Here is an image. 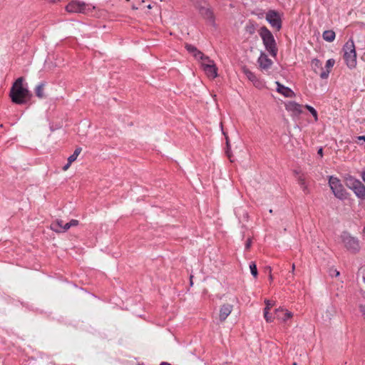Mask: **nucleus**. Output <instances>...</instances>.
<instances>
[{
  "instance_id": "1",
  "label": "nucleus",
  "mask_w": 365,
  "mask_h": 365,
  "mask_svg": "<svg viewBox=\"0 0 365 365\" xmlns=\"http://www.w3.org/2000/svg\"><path fill=\"white\" fill-rule=\"evenodd\" d=\"M24 77L18 78L10 89L9 96L14 103L18 105L26 104L32 98V93L26 87L24 86Z\"/></svg>"
},
{
  "instance_id": "2",
  "label": "nucleus",
  "mask_w": 365,
  "mask_h": 365,
  "mask_svg": "<svg viewBox=\"0 0 365 365\" xmlns=\"http://www.w3.org/2000/svg\"><path fill=\"white\" fill-rule=\"evenodd\" d=\"M259 34L266 50L272 56L275 57L277 54L278 49L273 34L266 26H262L260 28Z\"/></svg>"
},
{
  "instance_id": "3",
  "label": "nucleus",
  "mask_w": 365,
  "mask_h": 365,
  "mask_svg": "<svg viewBox=\"0 0 365 365\" xmlns=\"http://www.w3.org/2000/svg\"><path fill=\"white\" fill-rule=\"evenodd\" d=\"M195 7L205 20L211 25H215V16L212 7L207 2L202 0H197L195 3Z\"/></svg>"
},
{
  "instance_id": "4",
  "label": "nucleus",
  "mask_w": 365,
  "mask_h": 365,
  "mask_svg": "<svg viewBox=\"0 0 365 365\" xmlns=\"http://www.w3.org/2000/svg\"><path fill=\"white\" fill-rule=\"evenodd\" d=\"M344 58L347 66L350 68H354L356 65V53L354 41L349 39L344 46Z\"/></svg>"
},
{
  "instance_id": "5",
  "label": "nucleus",
  "mask_w": 365,
  "mask_h": 365,
  "mask_svg": "<svg viewBox=\"0 0 365 365\" xmlns=\"http://www.w3.org/2000/svg\"><path fill=\"white\" fill-rule=\"evenodd\" d=\"M341 240L344 245L345 248L352 254L358 253L361 247L359 241L356 237H354L350 235L347 231H344L341 234Z\"/></svg>"
},
{
  "instance_id": "6",
  "label": "nucleus",
  "mask_w": 365,
  "mask_h": 365,
  "mask_svg": "<svg viewBox=\"0 0 365 365\" xmlns=\"http://www.w3.org/2000/svg\"><path fill=\"white\" fill-rule=\"evenodd\" d=\"M329 184L335 197L340 200L347 197L346 190L338 178L331 176L329 180Z\"/></svg>"
},
{
  "instance_id": "7",
  "label": "nucleus",
  "mask_w": 365,
  "mask_h": 365,
  "mask_svg": "<svg viewBox=\"0 0 365 365\" xmlns=\"http://www.w3.org/2000/svg\"><path fill=\"white\" fill-rule=\"evenodd\" d=\"M346 185L359 198L365 199V185L361 181L351 178L346 180Z\"/></svg>"
},
{
  "instance_id": "8",
  "label": "nucleus",
  "mask_w": 365,
  "mask_h": 365,
  "mask_svg": "<svg viewBox=\"0 0 365 365\" xmlns=\"http://www.w3.org/2000/svg\"><path fill=\"white\" fill-rule=\"evenodd\" d=\"M203 61L205 62L202 63V67L207 76L212 79L216 78L217 76V68L214 61L211 60L208 56Z\"/></svg>"
},
{
  "instance_id": "9",
  "label": "nucleus",
  "mask_w": 365,
  "mask_h": 365,
  "mask_svg": "<svg viewBox=\"0 0 365 365\" xmlns=\"http://www.w3.org/2000/svg\"><path fill=\"white\" fill-rule=\"evenodd\" d=\"M266 20L277 31L282 29V19L279 14L275 10H269L266 14Z\"/></svg>"
},
{
  "instance_id": "10",
  "label": "nucleus",
  "mask_w": 365,
  "mask_h": 365,
  "mask_svg": "<svg viewBox=\"0 0 365 365\" xmlns=\"http://www.w3.org/2000/svg\"><path fill=\"white\" fill-rule=\"evenodd\" d=\"M66 9L70 13H83L86 9V4L78 1H72L66 6Z\"/></svg>"
},
{
  "instance_id": "11",
  "label": "nucleus",
  "mask_w": 365,
  "mask_h": 365,
  "mask_svg": "<svg viewBox=\"0 0 365 365\" xmlns=\"http://www.w3.org/2000/svg\"><path fill=\"white\" fill-rule=\"evenodd\" d=\"M185 48L186 50L192 54L196 59L204 60L207 56H205L202 52L199 51L197 47L193 45L185 43Z\"/></svg>"
},
{
  "instance_id": "12",
  "label": "nucleus",
  "mask_w": 365,
  "mask_h": 365,
  "mask_svg": "<svg viewBox=\"0 0 365 365\" xmlns=\"http://www.w3.org/2000/svg\"><path fill=\"white\" fill-rule=\"evenodd\" d=\"M285 107L288 111L292 112L294 115H299L302 113V106L294 101L287 103Z\"/></svg>"
},
{
  "instance_id": "13",
  "label": "nucleus",
  "mask_w": 365,
  "mask_h": 365,
  "mask_svg": "<svg viewBox=\"0 0 365 365\" xmlns=\"http://www.w3.org/2000/svg\"><path fill=\"white\" fill-rule=\"evenodd\" d=\"M257 62L259 63V67L264 70L269 69L272 64V61L269 59L268 56L264 53H261L260 56L257 60Z\"/></svg>"
},
{
  "instance_id": "14",
  "label": "nucleus",
  "mask_w": 365,
  "mask_h": 365,
  "mask_svg": "<svg viewBox=\"0 0 365 365\" xmlns=\"http://www.w3.org/2000/svg\"><path fill=\"white\" fill-rule=\"evenodd\" d=\"M233 306L229 304H225L220 307V322H224L227 317L232 312Z\"/></svg>"
},
{
  "instance_id": "15",
  "label": "nucleus",
  "mask_w": 365,
  "mask_h": 365,
  "mask_svg": "<svg viewBox=\"0 0 365 365\" xmlns=\"http://www.w3.org/2000/svg\"><path fill=\"white\" fill-rule=\"evenodd\" d=\"M277 91L284 96L287 98H292L295 96V93L289 88L286 87L279 82H277Z\"/></svg>"
},
{
  "instance_id": "16",
  "label": "nucleus",
  "mask_w": 365,
  "mask_h": 365,
  "mask_svg": "<svg viewBox=\"0 0 365 365\" xmlns=\"http://www.w3.org/2000/svg\"><path fill=\"white\" fill-rule=\"evenodd\" d=\"M334 63H335V61L333 58H330L327 61L326 66H325L326 71H324L323 69V71L319 73V76L322 79H325V78H328L329 74L331 71V69L334 66Z\"/></svg>"
},
{
  "instance_id": "17",
  "label": "nucleus",
  "mask_w": 365,
  "mask_h": 365,
  "mask_svg": "<svg viewBox=\"0 0 365 365\" xmlns=\"http://www.w3.org/2000/svg\"><path fill=\"white\" fill-rule=\"evenodd\" d=\"M46 86V83L45 81L40 83L37 85L34 89L35 94L38 98H46V94L44 93V89Z\"/></svg>"
},
{
  "instance_id": "18",
  "label": "nucleus",
  "mask_w": 365,
  "mask_h": 365,
  "mask_svg": "<svg viewBox=\"0 0 365 365\" xmlns=\"http://www.w3.org/2000/svg\"><path fill=\"white\" fill-rule=\"evenodd\" d=\"M335 32L332 30H327L323 32L322 37L324 40L328 42H332L335 38Z\"/></svg>"
},
{
  "instance_id": "19",
  "label": "nucleus",
  "mask_w": 365,
  "mask_h": 365,
  "mask_svg": "<svg viewBox=\"0 0 365 365\" xmlns=\"http://www.w3.org/2000/svg\"><path fill=\"white\" fill-rule=\"evenodd\" d=\"M63 227V222L62 220H57L56 222L51 225V228L56 232H61Z\"/></svg>"
},
{
  "instance_id": "20",
  "label": "nucleus",
  "mask_w": 365,
  "mask_h": 365,
  "mask_svg": "<svg viewBox=\"0 0 365 365\" xmlns=\"http://www.w3.org/2000/svg\"><path fill=\"white\" fill-rule=\"evenodd\" d=\"M223 134L225 136V139H226L225 153H226L227 158H229V160H230V162L232 163V162H234V159L232 158V155L230 153V144L229 138H228V136L226 135V133L224 131H223Z\"/></svg>"
},
{
  "instance_id": "21",
  "label": "nucleus",
  "mask_w": 365,
  "mask_h": 365,
  "mask_svg": "<svg viewBox=\"0 0 365 365\" xmlns=\"http://www.w3.org/2000/svg\"><path fill=\"white\" fill-rule=\"evenodd\" d=\"M297 181H298V183L299 184L301 188L304 191V192L306 193V194L308 193L309 192V190H308L307 185V184L305 182L304 178L302 175H300V176L298 177Z\"/></svg>"
},
{
  "instance_id": "22",
  "label": "nucleus",
  "mask_w": 365,
  "mask_h": 365,
  "mask_svg": "<svg viewBox=\"0 0 365 365\" xmlns=\"http://www.w3.org/2000/svg\"><path fill=\"white\" fill-rule=\"evenodd\" d=\"M312 66L315 73H317V69L323 71L322 63L317 58H314L312 61Z\"/></svg>"
},
{
  "instance_id": "23",
  "label": "nucleus",
  "mask_w": 365,
  "mask_h": 365,
  "mask_svg": "<svg viewBox=\"0 0 365 365\" xmlns=\"http://www.w3.org/2000/svg\"><path fill=\"white\" fill-rule=\"evenodd\" d=\"M243 72H244L245 75L247 76V78L252 82H255V81H257L255 75L251 71H250L248 68H243Z\"/></svg>"
},
{
  "instance_id": "24",
  "label": "nucleus",
  "mask_w": 365,
  "mask_h": 365,
  "mask_svg": "<svg viewBox=\"0 0 365 365\" xmlns=\"http://www.w3.org/2000/svg\"><path fill=\"white\" fill-rule=\"evenodd\" d=\"M81 150H82L81 148H77L74 150L73 153L71 156H69L68 158V161H69V163H72L73 162H74L76 160L77 157L81 153Z\"/></svg>"
},
{
  "instance_id": "25",
  "label": "nucleus",
  "mask_w": 365,
  "mask_h": 365,
  "mask_svg": "<svg viewBox=\"0 0 365 365\" xmlns=\"http://www.w3.org/2000/svg\"><path fill=\"white\" fill-rule=\"evenodd\" d=\"M250 272H251V274H252V276L256 278L258 275V272H257L256 263L255 262H252L250 264Z\"/></svg>"
},
{
  "instance_id": "26",
  "label": "nucleus",
  "mask_w": 365,
  "mask_h": 365,
  "mask_svg": "<svg viewBox=\"0 0 365 365\" xmlns=\"http://www.w3.org/2000/svg\"><path fill=\"white\" fill-rule=\"evenodd\" d=\"M305 108L312 113L313 117L314 118L315 121L318 120V115L317 110L312 107L311 106L306 105Z\"/></svg>"
},
{
  "instance_id": "27",
  "label": "nucleus",
  "mask_w": 365,
  "mask_h": 365,
  "mask_svg": "<svg viewBox=\"0 0 365 365\" xmlns=\"http://www.w3.org/2000/svg\"><path fill=\"white\" fill-rule=\"evenodd\" d=\"M329 274L333 277H338L340 274V272L335 269L334 267H330L329 269Z\"/></svg>"
},
{
  "instance_id": "28",
  "label": "nucleus",
  "mask_w": 365,
  "mask_h": 365,
  "mask_svg": "<svg viewBox=\"0 0 365 365\" xmlns=\"http://www.w3.org/2000/svg\"><path fill=\"white\" fill-rule=\"evenodd\" d=\"M246 31L248 32L250 34H253L255 31V28L253 24H250L246 26Z\"/></svg>"
},
{
  "instance_id": "29",
  "label": "nucleus",
  "mask_w": 365,
  "mask_h": 365,
  "mask_svg": "<svg viewBox=\"0 0 365 365\" xmlns=\"http://www.w3.org/2000/svg\"><path fill=\"white\" fill-rule=\"evenodd\" d=\"M264 303L266 304V307L264 310L267 311H269L274 305V302H271L269 299H265Z\"/></svg>"
},
{
  "instance_id": "30",
  "label": "nucleus",
  "mask_w": 365,
  "mask_h": 365,
  "mask_svg": "<svg viewBox=\"0 0 365 365\" xmlns=\"http://www.w3.org/2000/svg\"><path fill=\"white\" fill-rule=\"evenodd\" d=\"M275 313L278 319H282L284 314V310L282 309H277L275 310Z\"/></svg>"
},
{
  "instance_id": "31",
  "label": "nucleus",
  "mask_w": 365,
  "mask_h": 365,
  "mask_svg": "<svg viewBox=\"0 0 365 365\" xmlns=\"http://www.w3.org/2000/svg\"><path fill=\"white\" fill-rule=\"evenodd\" d=\"M292 317V313L290 312H288L287 310L286 311L285 313L283 314V318H282V320L283 321H286L287 319L291 318Z\"/></svg>"
},
{
  "instance_id": "32",
  "label": "nucleus",
  "mask_w": 365,
  "mask_h": 365,
  "mask_svg": "<svg viewBox=\"0 0 365 365\" xmlns=\"http://www.w3.org/2000/svg\"><path fill=\"white\" fill-rule=\"evenodd\" d=\"M264 317L267 322H272V318L269 314V311L264 310Z\"/></svg>"
},
{
  "instance_id": "33",
  "label": "nucleus",
  "mask_w": 365,
  "mask_h": 365,
  "mask_svg": "<svg viewBox=\"0 0 365 365\" xmlns=\"http://www.w3.org/2000/svg\"><path fill=\"white\" fill-rule=\"evenodd\" d=\"M252 245V240L251 238H248L245 243V249L249 250Z\"/></svg>"
},
{
  "instance_id": "34",
  "label": "nucleus",
  "mask_w": 365,
  "mask_h": 365,
  "mask_svg": "<svg viewBox=\"0 0 365 365\" xmlns=\"http://www.w3.org/2000/svg\"><path fill=\"white\" fill-rule=\"evenodd\" d=\"M359 309L362 315L365 317V306L363 304H360L359 306Z\"/></svg>"
},
{
  "instance_id": "35",
  "label": "nucleus",
  "mask_w": 365,
  "mask_h": 365,
  "mask_svg": "<svg viewBox=\"0 0 365 365\" xmlns=\"http://www.w3.org/2000/svg\"><path fill=\"white\" fill-rule=\"evenodd\" d=\"M78 220H71L70 222H69V225H71V227H74V226H77L78 225Z\"/></svg>"
},
{
  "instance_id": "36",
  "label": "nucleus",
  "mask_w": 365,
  "mask_h": 365,
  "mask_svg": "<svg viewBox=\"0 0 365 365\" xmlns=\"http://www.w3.org/2000/svg\"><path fill=\"white\" fill-rule=\"evenodd\" d=\"M70 227H71L69 225V222L66 223L65 225H63L62 232H65V231L68 230Z\"/></svg>"
},
{
  "instance_id": "37",
  "label": "nucleus",
  "mask_w": 365,
  "mask_h": 365,
  "mask_svg": "<svg viewBox=\"0 0 365 365\" xmlns=\"http://www.w3.org/2000/svg\"><path fill=\"white\" fill-rule=\"evenodd\" d=\"M293 278L294 276L292 277V273L289 272L287 277H286V280L288 281V282H289L290 280L292 279Z\"/></svg>"
},
{
  "instance_id": "38",
  "label": "nucleus",
  "mask_w": 365,
  "mask_h": 365,
  "mask_svg": "<svg viewBox=\"0 0 365 365\" xmlns=\"http://www.w3.org/2000/svg\"><path fill=\"white\" fill-rule=\"evenodd\" d=\"M71 163H69V161H68V163L63 167V170L64 171L67 170L68 169V168L71 166Z\"/></svg>"
},
{
  "instance_id": "39",
  "label": "nucleus",
  "mask_w": 365,
  "mask_h": 365,
  "mask_svg": "<svg viewBox=\"0 0 365 365\" xmlns=\"http://www.w3.org/2000/svg\"><path fill=\"white\" fill-rule=\"evenodd\" d=\"M318 155H319L321 157L323 156V148H320L317 151Z\"/></svg>"
},
{
  "instance_id": "40",
  "label": "nucleus",
  "mask_w": 365,
  "mask_h": 365,
  "mask_svg": "<svg viewBox=\"0 0 365 365\" xmlns=\"http://www.w3.org/2000/svg\"><path fill=\"white\" fill-rule=\"evenodd\" d=\"M192 279H193V275H192V274H191V275L190 276V286H192V284H193Z\"/></svg>"
},
{
  "instance_id": "41",
  "label": "nucleus",
  "mask_w": 365,
  "mask_h": 365,
  "mask_svg": "<svg viewBox=\"0 0 365 365\" xmlns=\"http://www.w3.org/2000/svg\"><path fill=\"white\" fill-rule=\"evenodd\" d=\"M294 269H295V264H292V271L290 272L292 273V277L294 276Z\"/></svg>"
},
{
  "instance_id": "42",
  "label": "nucleus",
  "mask_w": 365,
  "mask_h": 365,
  "mask_svg": "<svg viewBox=\"0 0 365 365\" xmlns=\"http://www.w3.org/2000/svg\"><path fill=\"white\" fill-rule=\"evenodd\" d=\"M358 140H364V141H365V136L364 135L359 136L358 137Z\"/></svg>"
},
{
  "instance_id": "43",
  "label": "nucleus",
  "mask_w": 365,
  "mask_h": 365,
  "mask_svg": "<svg viewBox=\"0 0 365 365\" xmlns=\"http://www.w3.org/2000/svg\"><path fill=\"white\" fill-rule=\"evenodd\" d=\"M361 178H362L363 180L365 182V170L362 172Z\"/></svg>"
},
{
  "instance_id": "44",
  "label": "nucleus",
  "mask_w": 365,
  "mask_h": 365,
  "mask_svg": "<svg viewBox=\"0 0 365 365\" xmlns=\"http://www.w3.org/2000/svg\"><path fill=\"white\" fill-rule=\"evenodd\" d=\"M160 365H171V364L168 362H162Z\"/></svg>"
},
{
  "instance_id": "45",
  "label": "nucleus",
  "mask_w": 365,
  "mask_h": 365,
  "mask_svg": "<svg viewBox=\"0 0 365 365\" xmlns=\"http://www.w3.org/2000/svg\"><path fill=\"white\" fill-rule=\"evenodd\" d=\"M267 270H269V272H271V267H267Z\"/></svg>"
},
{
  "instance_id": "46",
  "label": "nucleus",
  "mask_w": 365,
  "mask_h": 365,
  "mask_svg": "<svg viewBox=\"0 0 365 365\" xmlns=\"http://www.w3.org/2000/svg\"><path fill=\"white\" fill-rule=\"evenodd\" d=\"M272 279H273V278H272V275L270 274H269V279H270V280H272Z\"/></svg>"
},
{
  "instance_id": "47",
  "label": "nucleus",
  "mask_w": 365,
  "mask_h": 365,
  "mask_svg": "<svg viewBox=\"0 0 365 365\" xmlns=\"http://www.w3.org/2000/svg\"><path fill=\"white\" fill-rule=\"evenodd\" d=\"M148 9H151V6H150V5H148Z\"/></svg>"
},
{
  "instance_id": "48",
  "label": "nucleus",
  "mask_w": 365,
  "mask_h": 365,
  "mask_svg": "<svg viewBox=\"0 0 365 365\" xmlns=\"http://www.w3.org/2000/svg\"><path fill=\"white\" fill-rule=\"evenodd\" d=\"M269 212L270 213H272V209H270V210H269Z\"/></svg>"
},
{
  "instance_id": "49",
  "label": "nucleus",
  "mask_w": 365,
  "mask_h": 365,
  "mask_svg": "<svg viewBox=\"0 0 365 365\" xmlns=\"http://www.w3.org/2000/svg\"><path fill=\"white\" fill-rule=\"evenodd\" d=\"M293 365H297V363H296V362H294V363H293Z\"/></svg>"
},
{
  "instance_id": "50",
  "label": "nucleus",
  "mask_w": 365,
  "mask_h": 365,
  "mask_svg": "<svg viewBox=\"0 0 365 365\" xmlns=\"http://www.w3.org/2000/svg\"><path fill=\"white\" fill-rule=\"evenodd\" d=\"M364 233L365 234V228H364V230H363Z\"/></svg>"
},
{
  "instance_id": "51",
  "label": "nucleus",
  "mask_w": 365,
  "mask_h": 365,
  "mask_svg": "<svg viewBox=\"0 0 365 365\" xmlns=\"http://www.w3.org/2000/svg\"><path fill=\"white\" fill-rule=\"evenodd\" d=\"M127 1H129L130 0H126Z\"/></svg>"
}]
</instances>
